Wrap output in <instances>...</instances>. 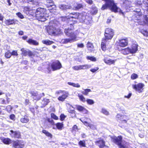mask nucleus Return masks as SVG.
I'll return each mask as SVG.
<instances>
[{
  "label": "nucleus",
  "mask_w": 148,
  "mask_h": 148,
  "mask_svg": "<svg viewBox=\"0 0 148 148\" xmlns=\"http://www.w3.org/2000/svg\"><path fill=\"white\" fill-rule=\"evenodd\" d=\"M69 22L67 23L68 27L64 28V32L66 35L70 38L62 40L61 42L64 43L68 42H72L76 40V33L73 32L72 29H73V25L77 21L79 16V13H71L68 16Z\"/></svg>",
  "instance_id": "f257e3e1"
},
{
  "label": "nucleus",
  "mask_w": 148,
  "mask_h": 148,
  "mask_svg": "<svg viewBox=\"0 0 148 148\" xmlns=\"http://www.w3.org/2000/svg\"><path fill=\"white\" fill-rule=\"evenodd\" d=\"M102 0L105 2V3L102 5V10H104L109 8L112 11L115 12H119L120 13L123 14L122 11L117 6L113 0Z\"/></svg>",
  "instance_id": "f03ea898"
},
{
  "label": "nucleus",
  "mask_w": 148,
  "mask_h": 148,
  "mask_svg": "<svg viewBox=\"0 0 148 148\" xmlns=\"http://www.w3.org/2000/svg\"><path fill=\"white\" fill-rule=\"evenodd\" d=\"M36 16L39 21L44 22L48 18L49 15L47 14L46 9L41 8H38L35 12Z\"/></svg>",
  "instance_id": "7ed1b4c3"
},
{
  "label": "nucleus",
  "mask_w": 148,
  "mask_h": 148,
  "mask_svg": "<svg viewBox=\"0 0 148 148\" xmlns=\"http://www.w3.org/2000/svg\"><path fill=\"white\" fill-rule=\"evenodd\" d=\"M114 35V32L112 29L110 28L106 29L104 34L105 38L102 40L101 46H108L109 40L112 38Z\"/></svg>",
  "instance_id": "20e7f679"
},
{
  "label": "nucleus",
  "mask_w": 148,
  "mask_h": 148,
  "mask_svg": "<svg viewBox=\"0 0 148 148\" xmlns=\"http://www.w3.org/2000/svg\"><path fill=\"white\" fill-rule=\"evenodd\" d=\"M47 31L51 35H56L60 34L59 29L52 25H50L47 27Z\"/></svg>",
  "instance_id": "39448f33"
},
{
  "label": "nucleus",
  "mask_w": 148,
  "mask_h": 148,
  "mask_svg": "<svg viewBox=\"0 0 148 148\" xmlns=\"http://www.w3.org/2000/svg\"><path fill=\"white\" fill-rule=\"evenodd\" d=\"M88 16H86V14L85 12L79 14V16L78 18V21L81 23L84 22L87 24L91 23V18L88 20Z\"/></svg>",
  "instance_id": "423d86ee"
},
{
  "label": "nucleus",
  "mask_w": 148,
  "mask_h": 148,
  "mask_svg": "<svg viewBox=\"0 0 148 148\" xmlns=\"http://www.w3.org/2000/svg\"><path fill=\"white\" fill-rule=\"evenodd\" d=\"M122 138L121 136L117 137L114 136L112 137V140L114 143L118 145L119 148H127L125 146L121 144Z\"/></svg>",
  "instance_id": "0eeeda50"
},
{
  "label": "nucleus",
  "mask_w": 148,
  "mask_h": 148,
  "mask_svg": "<svg viewBox=\"0 0 148 148\" xmlns=\"http://www.w3.org/2000/svg\"><path fill=\"white\" fill-rule=\"evenodd\" d=\"M138 47H132V48L130 49L129 47L125 49H121V53L124 55H127L130 53H135L136 52L137 49Z\"/></svg>",
  "instance_id": "6e6552de"
},
{
  "label": "nucleus",
  "mask_w": 148,
  "mask_h": 148,
  "mask_svg": "<svg viewBox=\"0 0 148 148\" xmlns=\"http://www.w3.org/2000/svg\"><path fill=\"white\" fill-rule=\"evenodd\" d=\"M30 94L33 99L36 101L40 100L42 97L45 96L44 93L38 95V92L36 91H32L30 92Z\"/></svg>",
  "instance_id": "1a4fd4ad"
},
{
  "label": "nucleus",
  "mask_w": 148,
  "mask_h": 148,
  "mask_svg": "<svg viewBox=\"0 0 148 148\" xmlns=\"http://www.w3.org/2000/svg\"><path fill=\"white\" fill-rule=\"evenodd\" d=\"M53 71H54L60 69L62 67V65L58 60H56L52 62L51 65Z\"/></svg>",
  "instance_id": "9d476101"
},
{
  "label": "nucleus",
  "mask_w": 148,
  "mask_h": 148,
  "mask_svg": "<svg viewBox=\"0 0 148 148\" xmlns=\"http://www.w3.org/2000/svg\"><path fill=\"white\" fill-rule=\"evenodd\" d=\"M95 143L96 145L98 146L100 148H103L104 147H107L105 145V141L104 139L102 138L98 139L95 141Z\"/></svg>",
  "instance_id": "9b49d317"
},
{
  "label": "nucleus",
  "mask_w": 148,
  "mask_h": 148,
  "mask_svg": "<svg viewBox=\"0 0 148 148\" xmlns=\"http://www.w3.org/2000/svg\"><path fill=\"white\" fill-rule=\"evenodd\" d=\"M25 144V142L23 141L17 140L14 142L13 145L15 148H22L24 147Z\"/></svg>",
  "instance_id": "f8f14e48"
},
{
  "label": "nucleus",
  "mask_w": 148,
  "mask_h": 148,
  "mask_svg": "<svg viewBox=\"0 0 148 148\" xmlns=\"http://www.w3.org/2000/svg\"><path fill=\"white\" fill-rule=\"evenodd\" d=\"M144 85L143 84L139 83L137 84L132 85V87L138 92L140 93L142 92L143 88Z\"/></svg>",
  "instance_id": "ddd939ff"
},
{
  "label": "nucleus",
  "mask_w": 148,
  "mask_h": 148,
  "mask_svg": "<svg viewBox=\"0 0 148 148\" xmlns=\"http://www.w3.org/2000/svg\"><path fill=\"white\" fill-rule=\"evenodd\" d=\"M10 135H11L12 137L19 138L21 137V134L19 132L14 131L13 130H11L10 131Z\"/></svg>",
  "instance_id": "4468645a"
},
{
  "label": "nucleus",
  "mask_w": 148,
  "mask_h": 148,
  "mask_svg": "<svg viewBox=\"0 0 148 148\" xmlns=\"http://www.w3.org/2000/svg\"><path fill=\"white\" fill-rule=\"evenodd\" d=\"M119 46H126L129 44L127 38L119 40Z\"/></svg>",
  "instance_id": "2eb2a0df"
},
{
  "label": "nucleus",
  "mask_w": 148,
  "mask_h": 148,
  "mask_svg": "<svg viewBox=\"0 0 148 148\" xmlns=\"http://www.w3.org/2000/svg\"><path fill=\"white\" fill-rule=\"evenodd\" d=\"M60 9L62 10H66L68 9H72V7L69 5L61 4L58 5Z\"/></svg>",
  "instance_id": "dca6fc26"
},
{
  "label": "nucleus",
  "mask_w": 148,
  "mask_h": 148,
  "mask_svg": "<svg viewBox=\"0 0 148 148\" xmlns=\"http://www.w3.org/2000/svg\"><path fill=\"white\" fill-rule=\"evenodd\" d=\"M22 52V53L25 56L28 55L31 58H32L34 56V54L31 51L28 50H25L24 49L22 48L21 49Z\"/></svg>",
  "instance_id": "f3484780"
},
{
  "label": "nucleus",
  "mask_w": 148,
  "mask_h": 148,
  "mask_svg": "<svg viewBox=\"0 0 148 148\" xmlns=\"http://www.w3.org/2000/svg\"><path fill=\"white\" fill-rule=\"evenodd\" d=\"M59 20L62 22H66V24L63 25V26L64 28L66 27V25L68 26L67 23L68 22H69V17L68 16H61L59 18Z\"/></svg>",
  "instance_id": "a211bd4d"
},
{
  "label": "nucleus",
  "mask_w": 148,
  "mask_h": 148,
  "mask_svg": "<svg viewBox=\"0 0 148 148\" xmlns=\"http://www.w3.org/2000/svg\"><path fill=\"white\" fill-rule=\"evenodd\" d=\"M62 95L60 96L58 98V100L60 101H63L68 97L69 94L67 92L65 91L62 94Z\"/></svg>",
  "instance_id": "6ab92c4d"
},
{
  "label": "nucleus",
  "mask_w": 148,
  "mask_h": 148,
  "mask_svg": "<svg viewBox=\"0 0 148 148\" xmlns=\"http://www.w3.org/2000/svg\"><path fill=\"white\" fill-rule=\"evenodd\" d=\"M144 20L143 21H139L137 22L138 24L140 25H148V17L147 15L143 16Z\"/></svg>",
  "instance_id": "aec40b11"
},
{
  "label": "nucleus",
  "mask_w": 148,
  "mask_h": 148,
  "mask_svg": "<svg viewBox=\"0 0 148 148\" xmlns=\"http://www.w3.org/2000/svg\"><path fill=\"white\" fill-rule=\"evenodd\" d=\"M80 120L86 126L89 127L90 128L93 130L96 129V128L95 126L90 124L89 123H88L87 121H84V120L83 121L81 119H80Z\"/></svg>",
  "instance_id": "412c9836"
},
{
  "label": "nucleus",
  "mask_w": 148,
  "mask_h": 148,
  "mask_svg": "<svg viewBox=\"0 0 148 148\" xmlns=\"http://www.w3.org/2000/svg\"><path fill=\"white\" fill-rule=\"evenodd\" d=\"M134 15L133 16V18L135 22H137V21H139L142 17V14H134Z\"/></svg>",
  "instance_id": "4be33fe9"
},
{
  "label": "nucleus",
  "mask_w": 148,
  "mask_h": 148,
  "mask_svg": "<svg viewBox=\"0 0 148 148\" xmlns=\"http://www.w3.org/2000/svg\"><path fill=\"white\" fill-rule=\"evenodd\" d=\"M49 102L50 101H49V99L46 98H44L42 101L41 103L42 105V106H41V107H45V106H46L49 103Z\"/></svg>",
  "instance_id": "5701e85b"
},
{
  "label": "nucleus",
  "mask_w": 148,
  "mask_h": 148,
  "mask_svg": "<svg viewBox=\"0 0 148 148\" xmlns=\"http://www.w3.org/2000/svg\"><path fill=\"white\" fill-rule=\"evenodd\" d=\"M3 142L6 145L9 144L11 142V140L8 138H3L1 139Z\"/></svg>",
  "instance_id": "b1692460"
},
{
  "label": "nucleus",
  "mask_w": 148,
  "mask_h": 148,
  "mask_svg": "<svg viewBox=\"0 0 148 148\" xmlns=\"http://www.w3.org/2000/svg\"><path fill=\"white\" fill-rule=\"evenodd\" d=\"M27 42L30 44H32L34 45H38V43L36 40H32L31 39H29Z\"/></svg>",
  "instance_id": "393cba45"
},
{
  "label": "nucleus",
  "mask_w": 148,
  "mask_h": 148,
  "mask_svg": "<svg viewBox=\"0 0 148 148\" xmlns=\"http://www.w3.org/2000/svg\"><path fill=\"white\" fill-rule=\"evenodd\" d=\"M104 61L105 63L109 65L114 64L115 62V60H112L110 59H104Z\"/></svg>",
  "instance_id": "a878e982"
},
{
  "label": "nucleus",
  "mask_w": 148,
  "mask_h": 148,
  "mask_svg": "<svg viewBox=\"0 0 148 148\" xmlns=\"http://www.w3.org/2000/svg\"><path fill=\"white\" fill-rule=\"evenodd\" d=\"M5 23L7 25H12L15 24V21L14 19H8L5 21Z\"/></svg>",
  "instance_id": "bb28decb"
},
{
  "label": "nucleus",
  "mask_w": 148,
  "mask_h": 148,
  "mask_svg": "<svg viewBox=\"0 0 148 148\" xmlns=\"http://www.w3.org/2000/svg\"><path fill=\"white\" fill-rule=\"evenodd\" d=\"M29 121L28 117L26 116H24L21 118L20 119L21 121L23 123H27Z\"/></svg>",
  "instance_id": "cd10ccee"
},
{
  "label": "nucleus",
  "mask_w": 148,
  "mask_h": 148,
  "mask_svg": "<svg viewBox=\"0 0 148 148\" xmlns=\"http://www.w3.org/2000/svg\"><path fill=\"white\" fill-rule=\"evenodd\" d=\"M144 10L148 11V0H143Z\"/></svg>",
  "instance_id": "c85d7f7f"
},
{
  "label": "nucleus",
  "mask_w": 148,
  "mask_h": 148,
  "mask_svg": "<svg viewBox=\"0 0 148 148\" xmlns=\"http://www.w3.org/2000/svg\"><path fill=\"white\" fill-rule=\"evenodd\" d=\"M55 125L57 128L59 130H61L63 127V124L62 123H58L56 124Z\"/></svg>",
  "instance_id": "c756f323"
},
{
  "label": "nucleus",
  "mask_w": 148,
  "mask_h": 148,
  "mask_svg": "<svg viewBox=\"0 0 148 148\" xmlns=\"http://www.w3.org/2000/svg\"><path fill=\"white\" fill-rule=\"evenodd\" d=\"M69 85L71 86L74 87L76 88H79L80 87V85L78 83L75 84L74 83L69 82L67 83Z\"/></svg>",
  "instance_id": "7c9ffc66"
},
{
  "label": "nucleus",
  "mask_w": 148,
  "mask_h": 148,
  "mask_svg": "<svg viewBox=\"0 0 148 148\" xmlns=\"http://www.w3.org/2000/svg\"><path fill=\"white\" fill-rule=\"evenodd\" d=\"M78 145L80 147H86V142L84 140H80L78 143Z\"/></svg>",
  "instance_id": "2f4dec72"
},
{
  "label": "nucleus",
  "mask_w": 148,
  "mask_h": 148,
  "mask_svg": "<svg viewBox=\"0 0 148 148\" xmlns=\"http://www.w3.org/2000/svg\"><path fill=\"white\" fill-rule=\"evenodd\" d=\"M81 69H89L91 68V65H90L84 64L83 65H80Z\"/></svg>",
  "instance_id": "473e14b6"
},
{
  "label": "nucleus",
  "mask_w": 148,
  "mask_h": 148,
  "mask_svg": "<svg viewBox=\"0 0 148 148\" xmlns=\"http://www.w3.org/2000/svg\"><path fill=\"white\" fill-rule=\"evenodd\" d=\"M42 132L45 134V135L50 138H51L52 137V134L50 133H49L48 132L46 131L45 130H42Z\"/></svg>",
  "instance_id": "72a5a7b5"
},
{
  "label": "nucleus",
  "mask_w": 148,
  "mask_h": 148,
  "mask_svg": "<svg viewBox=\"0 0 148 148\" xmlns=\"http://www.w3.org/2000/svg\"><path fill=\"white\" fill-rule=\"evenodd\" d=\"M42 132L45 134V135L50 138H51L52 137V134L50 133H49L48 132L46 131L45 130H42Z\"/></svg>",
  "instance_id": "f704fd0d"
},
{
  "label": "nucleus",
  "mask_w": 148,
  "mask_h": 148,
  "mask_svg": "<svg viewBox=\"0 0 148 148\" xmlns=\"http://www.w3.org/2000/svg\"><path fill=\"white\" fill-rule=\"evenodd\" d=\"M131 44L129 43L128 45H131L132 46H138L137 43L136 42L133 40H131Z\"/></svg>",
  "instance_id": "c9c22d12"
},
{
  "label": "nucleus",
  "mask_w": 148,
  "mask_h": 148,
  "mask_svg": "<svg viewBox=\"0 0 148 148\" xmlns=\"http://www.w3.org/2000/svg\"><path fill=\"white\" fill-rule=\"evenodd\" d=\"M42 42L47 45H51L53 43V42L49 40H44L42 41Z\"/></svg>",
  "instance_id": "e433bc0d"
},
{
  "label": "nucleus",
  "mask_w": 148,
  "mask_h": 148,
  "mask_svg": "<svg viewBox=\"0 0 148 148\" xmlns=\"http://www.w3.org/2000/svg\"><path fill=\"white\" fill-rule=\"evenodd\" d=\"M84 91H82V93L85 95H87L88 93L91 91V90L89 89H84Z\"/></svg>",
  "instance_id": "4c0bfd02"
},
{
  "label": "nucleus",
  "mask_w": 148,
  "mask_h": 148,
  "mask_svg": "<svg viewBox=\"0 0 148 148\" xmlns=\"http://www.w3.org/2000/svg\"><path fill=\"white\" fill-rule=\"evenodd\" d=\"M86 58L87 60H90L93 62H95L96 60V58L93 56H87Z\"/></svg>",
  "instance_id": "58836bf2"
},
{
  "label": "nucleus",
  "mask_w": 148,
  "mask_h": 148,
  "mask_svg": "<svg viewBox=\"0 0 148 148\" xmlns=\"http://www.w3.org/2000/svg\"><path fill=\"white\" fill-rule=\"evenodd\" d=\"M78 131L77 127L75 125H74L72 128V132L73 133H75Z\"/></svg>",
  "instance_id": "ea45409f"
},
{
  "label": "nucleus",
  "mask_w": 148,
  "mask_h": 148,
  "mask_svg": "<svg viewBox=\"0 0 148 148\" xmlns=\"http://www.w3.org/2000/svg\"><path fill=\"white\" fill-rule=\"evenodd\" d=\"M78 97L81 101L84 102L86 101L85 98L82 95H80L79 94L78 95Z\"/></svg>",
  "instance_id": "a19ab883"
},
{
  "label": "nucleus",
  "mask_w": 148,
  "mask_h": 148,
  "mask_svg": "<svg viewBox=\"0 0 148 148\" xmlns=\"http://www.w3.org/2000/svg\"><path fill=\"white\" fill-rule=\"evenodd\" d=\"M76 108L77 110L81 112H82L84 108L82 106L78 105H76Z\"/></svg>",
  "instance_id": "79ce46f5"
},
{
  "label": "nucleus",
  "mask_w": 148,
  "mask_h": 148,
  "mask_svg": "<svg viewBox=\"0 0 148 148\" xmlns=\"http://www.w3.org/2000/svg\"><path fill=\"white\" fill-rule=\"evenodd\" d=\"M138 77V75L135 73H134L132 74L131 76V79L133 80L136 79Z\"/></svg>",
  "instance_id": "37998d69"
},
{
  "label": "nucleus",
  "mask_w": 148,
  "mask_h": 148,
  "mask_svg": "<svg viewBox=\"0 0 148 148\" xmlns=\"http://www.w3.org/2000/svg\"><path fill=\"white\" fill-rule=\"evenodd\" d=\"M141 33L144 36L147 37L148 36V31L147 30H142L141 31Z\"/></svg>",
  "instance_id": "c03bdc74"
},
{
  "label": "nucleus",
  "mask_w": 148,
  "mask_h": 148,
  "mask_svg": "<svg viewBox=\"0 0 148 148\" xmlns=\"http://www.w3.org/2000/svg\"><path fill=\"white\" fill-rule=\"evenodd\" d=\"M86 101L87 103L89 105H92L94 103L93 100L90 99H87L86 100Z\"/></svg>",
  "instance_id": "a18cd8bd"
},
{
  "label": "nucleus",
  "mask_w": 148,
  "mask_h": 148,
  "mask_svg": "<svg viewBox=\"0 0 148 148\" xmlns=\"http://www.w3.org/2000/svg\"><path fill=\"white\" fill-rule=\"evenodd\" d=\"M11 52L8 51L5 53V56L7 58H10L11 56Z\"/></svg>",
  "instance_id": "49530a36"
},
{
  "label": "nucleus",
  "mask_w": 148,
  "mask_h": 148,
  "mask_svg": "<svg viewBox=\"0 0 148 148\" xmlns=\"http://www.w3.org/2000/svg\"><path fill=\"white\" fill-rule=\"evenodd\" d=\"M134 14H141L142 13L141 12V10L140 9H137L135 10L134 11Z\"/></svg>",
  "instance_id": "de8ad7c7"
},
{
  "label": "nucleus",
  "mask_w": 148,
  "mask_h": 148,
  "mask_svg": "<svg viewBox=\"0 0 148 148\" xmlns=\"http://www.w3.org/2000/svg\"><path fill=\"white\" fill-rule=\"evenodd\" d=\"M68 112L71 113H73L75 111L73 107L71 106L68 110Z\"/></svg>",
  "instance_id": "09e8293b"
},
{
  "label": "nucleus",
  "mask_w": 148,
  "mask_h": 148,
  "mask_svg": "<svg viewBox=\"0 0 148 148\" xmlns=\"http://www.w3.org/2000/svg\"><path fill=\"white\" fill-rule=\"evenodd\" d=\"M73 69L76 71H77L79 70H81L80 65L79 66H73L72 67Z\"/></svg>",
  "instance_id": "8fccbe9b"
},
{
  "label": "nucleus",
  "mask_w": 148,
  "mask_h": 148,
  "mask_svg": "<svg viewBox=\"0 0 148 148\" xmlns=\"http://www.w3.org/2000/svg\"><path fill=\"white\" fill-rule=\"evenodd\" d=\"M16 14L18 17L21 19L24 18L23 16L20 12L16 13Z\"/></svg>",
  "instance_id": "3c124183"
},
{
  "label": "nucleus",
  "mask_w": 148,
  "mask_h": 148,
  "mask_svg": "<svg viewBox=\"0 0 148 148\" xmlns=\"http://www.w3.org/2000/svg\"><path fill=\"white\" fill-rule=\"evenodd\" d=\"M6 110L8 112H10L12 109V107L10 106H8L5 108Z\"/></svg>",
  "instance_id": "603ef678"
},
{
  "label": "nucleus",
  "mask_w": 148,
  "mask_h": 148,
  "mask_svg": "<svg viewBox=\"0 0 148 148\" xmlns=\"http://www.w3.org/2000/svg\"><path fill=\"white\" fill-rule=\"evenodd\" d=\"M65 91L62 90H58L56 91L55 92V94L56 95H60V94H62V93L64 92Z\"/></svg>",
  "instance_id": "864d4df0"
},
{
  "label": "nucleus",
  "mask_w": 148,
  "mask_h": 148,
  "mask_svg": "<svg viewBox=\"0 0 148 148\" xmlns=\"http://www.w3.org/2000/svg\"><path fill=\"white\" fill-rule=\"evenodd\" d=\"M99 69V68L97 67H95L93 69H90V71L92 72V73H95L96 71H97V70H98Z\"/></svg>",
  "instance_id": "5fc2aeb1"
},
{
  "label": "nucleus",
  "mask_w": 148,
  "mask_h": 148,
  "mask_svg": "<svg viewBox=\"0 0 148 148\" xmlns=\"http://www.w3.org/2000/svg\"><path fill=\"white\" fill-rule=\"evenodd\" d=\"M102 112L106 115H108L109 114L108 112L105 109H102Z\"/></svg>",
  "instance_id": "6e6d98bb"
},
{
  "label": "nucleus",
  "mask_w": 148,
  "mask_h": 148,
  "mask_svg": "<svg viewBox=\"0 0 148 148\" xmlns=\"http://www.w3.org/2000/svg\"><path fill=\"white\" fill-rule=\"evenodd\" d=\"M82 7V4H77L76 6L75 7V10H79Z\"/></svg>",
  "instance_id": "4d7b16f0"
},
{
  "label": "nucleus",
  "mask_w": 148,
  "mask_h": 148,
  "mask_svg": "<svg viewBox=\"0 0 148 148\" xmlns=\"http://www.w3.org/2000/svg\"><path fill=\"white\" fill-rule=\"evenodd\" d=\"M51 117L55 120H58V117L54 114L51 113Z\"/></svg>",
  "instance_id": "13d9d810"
},
{
  "label": "nucleus",
  "mask_w": 148,
  "mask_h": 148,
  "mask_svg": "<svg viewBox=\"0 0 148 148\" xmlns=\"http://www.w3.org/2000/svg\"><path fill=\"white\" fill-rule=\"evenodd\" d=\"M65 117L66 116L64 114H61L60 116V119L61 121H62L64 120Z\"/></svg>",
  "instance_id": "bf43d9fd"
},
{
  "label": "nucleus",
  "mask_w": 148,
  "mask_h": 148,
  "mask_svg": "<svg viewBox=\"0 0 148 148\" xmlns=\"http://www.w3.org/2000/svg\"><path fill=\"white\" fill-rule=\"evenodd\" d=\"M24 11L26 12V13H27V12L29 11L30 10V8L28 6H25L24 7Z\"/></svg>",
  "instance_id": "052dcab7"
},
{
  "label": "nucleus",
  "mask_w": 148,
  "mask_h": 148,
  "mask_svg": "<svg viewBox=\"0 0 148 148\" xmlns=\"http://www.w3.org/2000/svg\"><path fill=\"white\" fill-rule=\"evenodd\" d=\"M11 55L17 56L18 55L17 51H13L12 52H11Z\"/></svg>",
  "instance_id": "680f3d73"
},
{
  "label": "nucleus",
  "mask_w": 148,
  "mask_h": 148,
  "mask_svg": "<svg viewBox=\"0 0 148 148\" xmlns=\"http://www.w3.org/2000/svg\"><path fill=\"white\" fill-rule=\"evenodd\" d=\"M116 117L117 118L119 119L120 120H121V119L122 118H123L124 116H122V115L121 114H118L116 115Z\"/></svg>",
  "instance_id": "e2e57ef3"
},
{
  "label": "nucleus",
  "mask_w": 148,
  "mask_h": 148,
  "mask_svg": "<svg viewBox=\"0 0 148 148\" xmlns=\"http://www.w3.org/2000/svg\"><path fill=\"white\" fill-rule=\"evenodd\" d=\"M82 112L84 114H88V111L85 108H84Z\"/></svg>",
  "instance_id": "0e129e2a"
},
{
  "label": "nucleus",
  "mask_w": 148,
  "mask_h": 148,
  "mask_svg": "<svg viewBox=\"0 0 148 148\" xmlns=\"http://www.w3.org/2000/svg\"><path fill=\"white\" fill-rule=\"evenodd\" d=\"M136 4L139 5H140L142 4V2L140 0H136Z\"/></svg>",
  "instance_id": "69168bd1"
},
{
  "label": "nucleus",
  "mask_w": 148,
  "mask_h": 148,
  "mask_svg": "<svg viewBox=\"0 0 148 148\" xmlns=\"http://www.w3.org/2000/svg\"><path fill=\"white\" fill-rule=\"evenodd\" d=\"M15 117V116L14 114H12L10 116V118L12 120L14 119Z\"/></svg>",
  "instance_id": "338daca9"
},
{
  "label": "nucleus",
  "mask_w": 148,
  "mask_h": 148,
  "mask_svg": "<svg viewBox=\"0 0 148 148\" xmlns=\"http://www.w3.org/2000/svg\"><path fill=\"white\" fill-rule=\"evenodd\" d=\"M86 2L89 4H91L92 3V0H86Z\"/></svg>",
  "instance_id": "774afa93"
}]
</instances>
